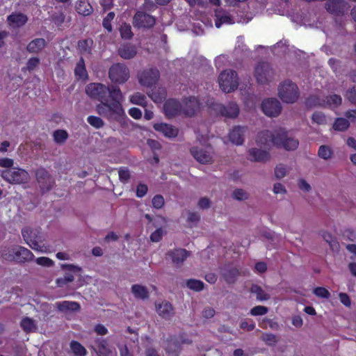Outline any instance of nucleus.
<instances>
[{
	"label": "nucleus",
	"instance_id": "1",
	"mask_svg": "<svg viewBox=\"0 0 356 356\" xmlns=\"http://www.w3.org/2000/svg\"><path fill=\"white\" fill-rule=\"evenodd\" d=\"M86 92L91 98L100 102L97 106L99 114L111 118L121 117L124 114L122 106L124 96L118 86L92 83L86 86Z\"/></svg>",
	"mask_w": 356,
	"mask_h": 356
},
{
	"label": "nucleus",
	"instance_id": "2",
	"mask_svg": "<svg viewBox=\"0 0 356 356\" xmlns=\"http://www.w3.org/2000/svg\"><path fill=\"white\" fill-rule=\"evenodd\" d=\"M256 143L258 145L275 146L286 150H294L299 145L298 141L284 129L273 131H264L258 134Z\"/></svg>",
	"mask_w": 356,
	"mask_h": 356
},
{
	"label": "nucleus",
	"instance_id": "3",
	"mask_svg": "<svg viewBox=\"0 0 356 356\" xmlns=\"http://www.w3.org/2000/svg\"><path fill=\"white\" fill-rule=\"evenodd\" d=\"M278 95L282 102L287 104L293 103L299 97L298 88L292 81H284L279 86Z\"/></svg>",
	"mask_w": 356,
	"mask_h": 356
},
{
	"label": "nucleus",
	"instance_id": "4",
	"mask_svg": "<svg viewBox=\"0 0 356 356\" xmlns=\"http://www.w3.org/2000/svg\"><path fill=\"white\" fill-rule=\"evenodd\" d=\"M218 83L220 89L223 92H233L238 86V79L236 72L232 70L222 71L219 74Z\"/></svg>",
	"mask_w": 356,
	"mask_h": 356
},
{
	"label": "nucleus",
	"instance_id": "5",
	"mask_svg": "<svg viewBox=\"0 0 356 356\" xmlns=\"http://www.w3.org/2000/svg\"><path fill=\"white\" fill-rule=\"evenodd\" d=\"M22 234L26 243L35 251L40 253H50L54 252L51 246L37 241L36 233L34 230L30 228H24L22 229Z\"/></svg>",
	"mask_w": 356,
	"mask_h": 356
},
{
	"label": "nucleus",
	"instance_id": "6",
	"mask_svg": "<svg viewBox=\"0 0 356 356\" xmlns=\"http://www.w3.org/2000/svg\"><path fill=\"white\" fill-rule=\"evenodd\" d=\"M1 176L6 181L14 184L27 183L30 179V176L25 170L16 168L3 170Z\"/></svg>",
	"mask_w": 356,
	"mask_h": 356
},
{
	"label": "nucleus",
	"instance_id": "7",
	"mask_svg": "<svg viewBox=\"0 0 356 356\" xmlns=\"http://www.w3.org/2000/svg\"><path fill=\"white\" fill-rule=\"evenodd\" d=\"M129 70L122 63L113 65L108 70V77L114 83L123 84L129 79Z\"/></svg>",
	"mask_w": 356,
	"mask_h": 356
},
{
	"label": "nucleus",
	"instance_id": "8",
	"mask_svg": "<svg viewBox=\"0 0 356 356\" xmlns=\"http://www.w3.org/2000/svg\"><path fill=\"white\" fill-rule=\"evenodd\" d=\"M341 104V98L339 95H333L326 97V99H320L316 96H312L307 100L309 107L327 106L330 108L338 107Z\"/></svg>",
	"mask_w": 356,
	"mask_h": 356
},
{
	"label": "nucleus",
	"instance_id": "9",
	"mask_svg": "<svg viewBox=\"0 0 356 356\" xmlns=\"http://www.w3.org/2000/svg\"><path fill=\"white\" fill-rule=\"evenodd\" d=\"M208 106L212 110L227 118H234L237 117L239 113L238 106L235 103H229L225 106L211 101L208 102Z\"/></svg>",
	"mask_w": 356,
	"mask_h": 356
},
{
	"label": "nucleus",
	"instance_id": "10",
	"mask_svg": "<svg viewBox=\"0 0 356 356\" xmlns=\"http://www.w3.org/2000/svg\"><path fill=\"white\" fill-rule=\"evenodd\" d=\"M273 75V70L266 63H261L255 67L254 77L259 84H264L270 81Z\"/></svg>",
	"mask_w": 356,
	"mask_h": 356
},
{
	"label": "nucleus",
	"instance_id": "11",
	"mask_svg": "<svg viewBox=\"0 0 356 356\" xmlns=\"http://www.w3.org/2000/svg\"><path fill=\"white\" fill-rule=\"evenodd\" d=\"M159 76L160 74L157 69L149 68L139 74L138 81L142 86L151 87L157 82Z\"/></svg>",
	"mask_w": 356,
	"mask_h": 356
},
{
	"label": "nucleus",
	"instance_id": "12",
	"mask_svg": "<svg viewBox=\"0 0 356 356\" xmlns=\"http://www.w3.org/2000/svg\"><path fill=\"white\" fill-rule=\"evenodd\" d=\"M261 109L267 116L276 117L281 113L282 106L277 99L268 98L263 101Z\"/></svg>",
	"mask_w": 356,
	"mask_h": 356
},
{
	"label": "nucleus",
	"instance_id": "13",
	"mask_svg": "<svg viewBox=\"0 0 356 356\" xmlns=\"http://www.w3.org/2000/svg\"><path fill=\"white\" fill-rule=\"evenodd\" d=\"M33 257V253L30 250L22 246L13 247L9 252L8 255L10 259L19 262L31 260Z\"/></svg>",
	"mask_w": 356,
	"mask_h": 356
},
{
	"label": "nucleus",
	"instance_id": "14",
	"mask_svg": "<svg viewBox=\"0 0 356 356\" xmlns=\"http://www.w3.org/2000/svg\"><path fill=\"white\" fill-rule=\"evenodd\" d=\"M92 348L97 353L98 356H116L108 344V343L101 339L94 340L91 343Z\"/></svg>",
	"mask_w": 356,
	"mask_h": 356
},
{
	"label": "nucleus",
	"instance_id": "15",
	"mask_svg": "<svg viewBox=\"0 0 356 356\" xmlns=\"http://www.w3.org/2000/svg\"><path fill=\"white\" fill-rule=\"evenodd\" d=\"M191 153L201 163H208L212 161V151L210 147H207V149H203L202 147H193L191 149Z\"/></svg>",
	"mask_w": 356,
	"mask_h": 356
},
{
	"label": "nucleus",
	"instance_id": "16",
	"mask_svg": "<svg viewBox=\"0 0 356 356\" xmlns=\"http://www.w3.org/2000/svg\"><path fill=\"white\" fill-rule=\"evenodd\" d=\"M133 24L135 26L149 28L154 26L155 19L150 15L138 11L134 17Z\"/></svg>",
	"mask_w": 356,
	"mask_h": 356
},
{
	"label": "nucleus",
	"instance_id": "17",
	"mask_svg": "<svg viewBox=\"0 0 356 356\" xmlns=\"http://www.w3.org/2000/svg\"><path fill=\"white\" fill-rule=\"evenodd\" d=\"M326 10L332 14L343 15L348 9L346 2L342 0H328L325 4Z\"/></svg>",
	"mask_w": 356,
	"mask_h": 356
},
{
	"label": "nucleus",
	"instance_id": "18",
	"mask_svg": "<svg viewBox=\"0 0 356 356\" xmlns=\"http://www.w3.org/2000/svg\"><path fill=\"white\" fill-rule=\"evenodd\" d=\"M181 105L182 113L188 116L195 115L200 108V104L195 97L184 99Z\"/></svg>",
	"mask_w": 356,
	"mask_h": 356
},
{
	"label": "nucleus",
	"instance_id": "19",
	"mask_svg": "<svg viewBox=\"0 0 356 356\" xmlns=\"http://www.w3.org/2000/svg\"><path fill=\"white\" fill-rule=\"evenodd\" d=\"M164 112L167 117L172 118L182 113L181 105L175 99H169L164 104Z\"/></svg>",
	"mask_w": 356,
	"mask_h": 356
},
{
	"label": "nucleus",
	"instance_id": "20",
	"mask_svg": "<svg viewBox=\"0 0 356 356\" xmlns=\"http://www.w3.org/2000/svg\"><path fill=\"white\" fill-rule=\"evenodd\" d=\"M154 128L156 131L169 138H175L178 135V129L166 123L154 124Z\"/></svg>",
	"mask_w": 356,
	"mask_h": 356
},
{
	"label": "nucleus",
	"instance_id": "21",
	"mask_svg": "<svg viewBox=\"0 0 356 356\" xmlns=\"http://www.w3.org/2000/svg\"><path fill=\"white\" fill-rule=\"evenodd\" d=\"M37 180L42 190H49L52 184V180L48 172L43 169H39L36 172Z\"/></svg>",
	"mask_w": 356,
	"mask_h": 356
},
{
	"label": "nucleus",
	"instance_id": "22",
	"mask_svg": "<svg viewBox=\"0 0 356 356\" xmlns=\"http://www.w3.org/2000/svg\"><path fill=\"white\" fill-rule=\"evenodd\" d=\"M215 24L217 28H220L223 24H232L235 20L225 10H216L215 11Z\"/></svg>",
	"mask_w": 356,
	"mask_h": 356
},
{
	"label": "nucleus",
	"instance_id": "23",
	"mask_svg": "<svg viewBox=\"0 0 356 356\" xmlns=\"http://www.w3.org/2000/svg\"><path fill=\"white\" fill-rule=\"evenodd\" d=\"M154 223L156 225H161V227L157 228L150 236V239L152 242H159L161 240L165 232L163 228L166 225V220L164 218L158 216L154 219Z\"/></svg>",
	"mask_w": 356,
	"mask_h": 356
},
{
	"label": "nucleus",
	"instance_id": "24",
	"mask_svg": "<svg viewBox=\"0 0 356 356\" xmlns=\"http://www.w3.org/2000/svg\"><path fill=\"white\" fill-rule=\"evenodd\" d=\"M269 159V153L264 149L251 148L248 152V159L252 161L264 162Z\"/></svg>",
	"mask_w": 356,
	"mask_h": 356
},
{
	"label": "nucleus",
	"instance_id": "25",
	"mask_svg": "<svg viewBox=\"0 0 356 356\" xmlns=\"http://www.w3.org/2000/svg\"><path fill=\"white\" fill-rule=\"evenodd\" d=\"M168 256L173 264L179 265L188 257V252L184 249H176L168 252Z\"/></svg>",
	"mask_w": 356,
	"mask_h": 356
},
{
	"label": "nucleus",
	"instance_id": "26",
	"mask_svg": "<svg viewBox=\"0 0 356 356\" xmlns=\"http://www.w3.org/2000/svg\"><path fill=\"white\" fill-rule=\"evenodd\" d=\"M244 133V127H236L229 133V138L232 143L237 145H241L243 143Z\"/></svg>",
	"mask_w": 356,
	"mask_h": 356
},
{
	"label": "nucleus",
	"instance_id": "27",
	"mask_svg": "<svg viewBox=\"0 0 356 356\" xmlns=\"http://www.w3.org/2000/svg\"><path fill=\"white\" fill-rule=\"evenodd\" d=\"M8 22L9 26L13 28L19 27L26 23L27 17L22 13H13L8 16Z\"/></svg>",
	"mask_w": 356,
	"mask_h": 356
},
{
	"label": "nucleus",
	"instance_id": "28",
	"mask_svg": "<svg viewBox=\"0 0 356 356\" xmlns=\"http://www.w3.org/2000/svg\"><path fill=\"white\" fill-rule=\"evenodd\" d=\"M156 312L159 316L164 318H168L173 314V308L168 302H162L156 305Z\"/></svg>",
	"mask_w": 356,
	"mask_h": 356
},
{
	"label": "nucleus",
	"instance_id": "29",
	"mask_svg": "<svg viewBox=\"0 0 356 356\" xmlns=\"http://www.w3.org/2000/svg\"><path fill=\"white\" fill-rule=\"evenodd\" d=\"M120 56L124 59H130L136 54V49L134 46L126 44L122 45L118 50Z\"/></svg>",
	"mask_w": 356,
	"mask_h": 356
},
{
	"label": "nucleus",
	"instance_id": "30",
	"mask_svg": "<svg viewBox=\"0 0 356 356\" xmlns=\"http://www.w3.org/2000/svg\"><path fill=\"white\" fill-rule=\"evenodd\" d=\"M131 293L136 298L146 299L149 296L147 289L140 284H134L131 286Z\"/></svg>",
	"mask_w": 356,
	"mask_h": 356
},
{
	"label": "nucleus",
	"instance_id": "31",
	"mask_svg": "<svg viewBox=\"0 0 356 356\" xmlns=\"http://www.w3.org/2000/svg\"><path fill=\"white\" fill-rule=\"evenodd\" d=\"M46 41L42 38H38L32 40L27 45V50L29 52L37 53L41 51L45 46Z\"/></svg>",
	"mask_w": 356,
	"mask_h": 356
},
{
	"label": "nucleus",
	"instance_id": "32",
	"mask_svg": "<svg viewBox=\"0 0 356 356\" xmlns=\"http://www.w3.org/2000/svg\"><path fill=\"white\" fill-rule=\"evenodd\" d=\"M56 305L57 308L61 312L76 311L79 309V305L72 301L58 302Z\"/></svg>",
	"mask_w": 356,
	"mask_h": 356
},
{
	"label": "nucleus",
	"instance_id": "33",
	"mask_svg": "<svg viewBox=\"0 0 356 356\" xmlns=\"http://www.w3.org/2000/svg\"><path fill=\"white\" fill-rule=\"evenodd\" d=\"M74 73L76 78L79 80L86 81L88 79V73L82 58L77 63L74 69Z\"/></svg>",
	"mask_w": 356,
	"mask_h": 356
},
{
	"label": "nucleus",
	"instance_id": "34",
	"mask_svg": "<svg viewBox=\"0 0 356 356\" xmlns=\"http://www.w3.org/2000/svg\"><path fill=\"white\" fill-rule=\"evenodd\" d=\"M76 9L79 14L83 16L89 15L92 12V8L86 1H79L76 5Z\"/></svg>",
	"mask_w": 356,
	"mask_h": 356
},
{
	"label": "nucleus",
	"instance_id": "35",
	"mask_svg": "<svg viewBox=\"0 0 356 356\" xmlns=\"http://www.w3.org/2000/svg\"><path fill=\"white\" fill-rule=\"evenodd\" d=\"M148 95L155 103H161L165 99L166 92L164 88H159L152 90Z\"/></svg>",
	"mask_w": 356,
	"mask_h": 356
},
{
	"label": "nucleus",
	"instance_id": "36",
	"mask_svg": "<svg viewBox=\"0 0 356 356\" xmlns=\"http://www.w3.org/2000/svg\"><path fill=\"white\" fill-rule=\"evenodd\" d=\"M350 125L349 121L343 118H337L333 124V129L335 131H343L346 130Z\"/></svg>",
	"mask_w": 356,
	"mask_h": 356
},
{
	"label": "nucleus",
	"instance_id": "37",
	"mask_svg": "<svg viewBox=\"0 0 356 356\" xmlns=\"http://www.w3.org/2000/svg\"><path fill=\"white\" fill-rule=\"evenodd\" d=\"M251 292L256 294L257 299L261 301L266 300L270 298L269 294L257 285H253L251 287Z\"/></svg>",
	"mask_w": 356,
	"mask_h": 356
},
{
	"label": "nucleus",
	"instance_id": "38",
	"mask_svg": "<svg viewBox=\"0 0 356 356\" xmlns=\"http://www.w3.org/2000/svg\"><path fill=\"white\" fill-rule=\"evenodd\" d=\"M320 234L321 236V237L327 243H329L330 248L333 250H338V243L336 242L332 234L327 232V231H325V230H323L320 232Z\"/></svg>",
	"mask_w": 356,
	"mask_h": 356
},
{
	"label": "nucleus",
	"instance_id": "39",
	"mask_svg": "<svg viewBox=\"0 0 356 356\" xmlns=\"http://www.w3.org/2000/svg\"><path fill=\"white\" fill-rule=\"evenodd\" d=\"M131 103L141 106H146V97L140 92H136L130 97Z\"/></svg>",
	"mask_w": 356,
	"mask_h": 356
},
{
	"label": "nucleus",
	"instance_id": "40",
	"mask_svg": "<svg viewBox=\"0 0 356 356\" xmlns=\"http://www.w3.org/2000/svg\"><path fill=\"white\" fill-rule=\"evenodd\" d=\"M290 168L284 164H278L275 168V176L277 179H282L288 175Z\"/></svg>",
	"mask_w": 356,
	"mask_h": 356
},
{
	"label": "nucleus",
	"instance_id": "41",
	"mask_svg": "<svg viewBox=\"0 0 356 356\" xmlns=\"http://www.w3.org/2000/svg\"><path fill=\"white\" fill-rule=\"evenodd\" d=\"M21 326L26 332H33L36 329L35 321L30 318H24L21 321Z\"/></svg>",
	"mask_w": 356,
	"mask_h": 356
},
{
	"label": "nucleus",
	"instance_id": "42",
	"mask_svg": "<svg viewBox=\"0 0 356 356\" xmlns=\"http://www.w3.org/2000/svg\"><path fill=\"white\" fill-rule=\"evenodd\" d=\"M70 348L72 353L76 356H85L86 354V348L78 342H71Z\"/></svg>",
	"mask_w": 356,
	"mask_h": 356
},
{
	"label": "nucleus",
	"instance_id": "43",
	"mask_svg": "<svg viewBox=\"0 0 356 356\" xmlns=\"http://www.w3.org/2000/svg\"><path fill=\"white\" fill-rule=\"evenodd\" d=\"M332 154V149L329 146L321 145L318 149V156L324 160H328L331 159Z\"/></svg>",
	"mask_w": 356,
	"mask_h": 356
},
{
	"label": "nucleus",
	"instance_id": "44",
	"mask_svg": "<svg viewBox=\"0 0 356 356\" xmlns=\"http://www.w3.org/2000/svg\"><path fill=\"white\" fill-rule=\"evenodd\" d=\"M186 286L190 289L195 291H200L202 290L204 288V284L202 282H201L200 280L193 279L188 280L186 282Z\"/></svg>",
	"mask_w": 356,
	"mask_h": 356
},
{
	"label": "nucleus",
	"instance_id": "45",
	"mask_svg": "<svg viewBox=\"0 0 356 356\" xmlns=\"http://www.w3.org/2000/svg\"><path fill=\"white\" fill-rule=\"evenodd\" d=\"M92 40L86 39L79 42L78 47L82 53H89L92 46Z\"/></svg>",
	"mask_w": 356,
	"mask_h": 356
},
{
	"label": "nucleus",
	"instance_id": "46",
	"mask_svg": "<svg viewBox=\"0 0 356 356\" xmlns=\"http://www.w3.org/2000/svg\"><path fill=\"white\" fill-rule=\"evenodd\" d=\"M67 137L68 134L65 130H56L54 133V138L57 143H63Z\"/></svg>",
	"mask_w": 356,
	"mask_h": 356
},
{
	"label": "nucleus",
	"instance_id": "47",
	"mask_svg": "<svg viewBox=\"0 0 356 356\" xmlns=\"http://www.w3.org/2000/svg\"><path fill=\"white\" fill-rule=\"evenodd\" d=\"M120 31L122 38H124V39H129L133 35L131 26L127 24H122L120 28Z\"/></svg>",
	"mask_w": 356,
	"mask_h": 356
},
{
	"label": "nucleus",
	"instance_id": "48",
	"mask_svg": "<svg viewBox=\"0 0 356 356\" xmlns=\"http://www.w3.org/2000/svg\"><path fill=\"white\" fill-rule=\"evenodd\" d=\"M87 121L91 126H92L97 129H99V128L103 127V125H104L103 120L99 117L89 116L87 119Z\"/></svg>",
	"mask_w": 356,
	"mask_h": 356
},
{
	"label": "nucleus",
	"instance_id": "49",
	"mask_svg": "<svg viewBox=\"0 0 356 356\" xmlns=\"http://www.w3.org/2000/svg\"><path fill=\"white\" fill-rule=\"evenodd\" d=\"M312 121L318 124H324L327 122V118L321 112H315L312 115Z\"/></svg>",
	"mask_w": 356,
	"mask_h": 356
},
{
	"label": "nucleus",
	"instance_id": "50",
	"mask_svg": "<svg viewBox=\"0 0 356 356\" xmlns=\"http://www.w3.org/2000/svg\"><path fill=\"white\" fill-rule=\"evenodd\" d=\"M115 13L113 12L109 13L103 20V26L108 31H112L111 21L114 19Z\"/></svg>",
	"mask_w": 356,
	"mask_h": 356
},
{
	"label": "nucleus",
	"instance_id": "51",
	"mask_svg": "<svg viewBox=\"0 0 356 356\" xmlns=\"http://www.w3.org/2000/svg\"><path fill=\"white\" fill-rule=\"evenodd\" d=\"M268 311V309L266 307L259 305L253 307L250 311V314L252 316H260L266 314Z\"/></svg>",
	"mask_w": 356,
	"mask_h": 356
},
{
	"label": "nucleus",
	"instance_id": "52",
	"mask_svg": "<svg viewBox=\"0 0 356 356\" xmlns=\"http://www.w3.org/2000/svg\"><path fill=\"white\" fill-rule=\"evenodd\" d=\"M74 280V275L70 273L66 274L63 277L58 278L56 283L58 286H63L65 284L71 282Z\"/></svg>",
	"mask_w": 356,
	"mask_h": 356
},
{
	"label": "nucleus",
	"instance_id": "53",
	"mask_svg": "<svg viewBox=\"0 0 356 356\" xmlns=\"http://www.w3.org/2000/svg\"><path fill=\"white\" fill-rule=\"evenodd\" d=\"M314 293L320 298H327L330 296L329 291L324 287H316L314 289Z\"/></svg>",
	"mask_w": 356,
	"mask_h": 356
},
{
	"label": "nucleus",
	"instance_id": "54",
	"mask_svg": "<svg viewBox=\"0 0 356 356\" xmlns=\"http://www.w3.org/2000/svg\"><path fill=\"white\" fill-rule=\"evenodd\" d=\"M36 263L40 266L47 267L51 266L54 264V261L51 259L46 257H41L37 258Z\"/></svg>",
	"mask_w": 356,
	"mask_h": 356
},
{
	"label": "nucleus",
	"instance_id": "55",
	"mask_svg": "<svg viewBox=\"0 0 356 356\" xmlns=\"http://www.w3.org/2000/svg\"><path fill=\"white\" fill-rule=\"evenodd\" d=\"M40 60L36 57L31 58L26 64V68L29 71L35 70L39 65Z\"/></svg>",
	"mask_w": 356,
	"mask_h": 356
},
{
	"label": "nucleus",
	"instance_id": "56",
	"mask_svg": "<svg viewBox=\"0 0 356 356\" xmlns=\"http://www.w3.org/2000/svg\"><path fill=\"white\" fill-rule=\"evenodd\" d=\"M119 178L122 182H126L130 177L129 171L125 168H120L118 171Z\"/></svg>",
	"mask_w": 356,
	"mask_h": 356
},
{
	"label": "nucleus",
	"instance_id": "57",
	"mask_svg": "<svg viewBox=\"0 0 356 356\" xmlns=\"http://www.w3.org/2000/svg\"><path fill=\"white\" fill-rule=\"evenodd\" d=\"M262 339L268 344L273 346L277 342V337L273 334H264Z\"/></svg>",
	"mask_w": 356,
	"mask_h": 356
},
{
	"label": "nucleus",
	"instance_id": "58",
	"mask_svg": "<svg viewBox=\"0 0 356 356\" xmlns=\"http://www.w3.org/2000/svg\"><path fill=\"white\" fill-rule=\"evenodd\" d=\"M164 204V199L161 195H156L152 199V205L154 208L161 209Z\"/></svg>",
	"mask_w": 356,
	"mask_h": 356
},
{
	"label": "nucleus",
	"instance_id": "59",
	"mask_svg": "<svg viewBox=\"0 0 356 356\" xmlns=\"http://www.w3.org/2000/svg\"><path fill=\"white\" fill-rule=\"evenodd\" d=\"M298 186L300 190L305 192H309L312 188L309 184L304 179H300L298 180Z\"/></svg>",
	"mask_w": 356,
	"mask_h": 356
},
{
	"label": "nucleus",
	"instance_id": "60",
	"mask_svg": "<svg viewBox=\"0 0 356 356\" xmlns=\"http://www.w3.org/2000/svg\"><path fill=\"white\" fill-rule=\"evenodd\" d=\"M234 197L238 200H245L248 197L247 193L242 189H236L233 193Z\"/></svg>",
	"mask_w": 356,
	"mask_h": 356
},
{
	"label": "nucleus",
	"instance_id": "61",
	"mask_svg": "<svg viewBox=\"0 0 356 356\" xmlns=\"http://www.w3.org/2000/svg\"><path fill=\"white\" fill-rule=\"evenodd\" d=\"M339 300H340L341 302L343 305H345L346 307H350L351 300L348 294H346L345 293H340L339 295Z\"/></svg>",
	"mask_w": 356,
	"mask_h": 356
},
{
	"label": "nucleus",
	"instance_id": "62",
	"mask_svg": "<svg viewBox=\"0 0 356 356\" xmlns=\"http://www.w3.org/2000/svg\"><path fill=\"white\" fill-rule=\"evenodd\" d=\"M235 49L237 51H245L246 49L245 45L244 44V38L242 36H239L237 38Z\"/></svg>",
	"mask_w": 356,
	"mask_h": 356
},
{
	"label": "nucleus",
	"instance_id": "63",
	"mask_svg": "<svg viewBox=\"0 0 356 356\" xmlns=\"http://www.w3.org/2000/svg\"><path fill=\"white\" fill-rule=\"evenodd\" d=\"M14 164V161L9 158H0V166L10 169Z\"/></svg>",
	"mask_w": 356,
	"mask_h": 356
},
{
	"label": "nucleus",
	"instance_id": "64",
	"mask_svg": "<svg viewBox=\"0 0 356 356\" xmlns=\"http://www.w3.org/2000/svg\"><path fill=\"white\" fill-rule=\"evenodd\" d=\"M346 97L353 104H356V88L348 90L346 93Z\"/></svg>",
	"mask_w": 356,
	"mask_h": 356
}]
</instances>
